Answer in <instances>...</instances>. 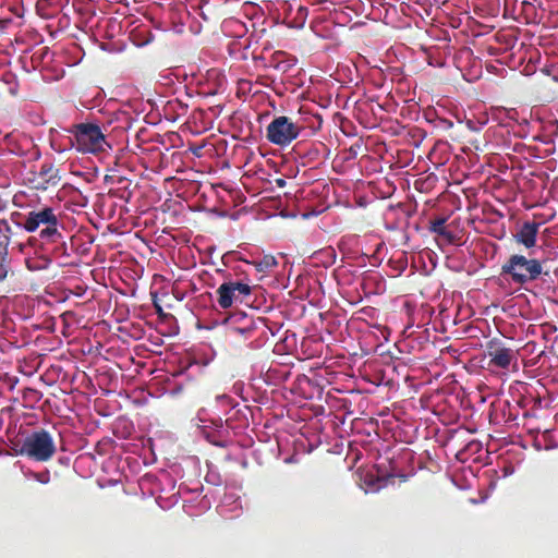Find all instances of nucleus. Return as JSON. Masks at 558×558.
<instances>
[{
	"instance_id": "12",
	"label": "nucleus",
	"mask_w": 558,
	"mask_h": 558,
	"mask_svg": "<svg viewBox=\"0 0 558 558\" xmlns=\"http://www.w3.org/2000/svg\"><path fill=\"white\" fill-rule=\"evenodd\" d=\"M277 183H278L279 186H283L284 185V180L279 179V180H277Z\"/></svg>"
},
{
	"instance_id": "2",
	"label": "nucleus",
	"mask_w": 558,
	"mask_h": 558,
	"mask_svg": "<svg viewBox=\"0 0 558 558\" xmlns=\"http://www.w3.org/2000/svg\"><path fill=\"white\" fill-rule=\"evenodd\" d=\"M502 271L509 275L513 282L525 283L535 280L543 271L539 260L535 258H526L523 255H512L507 264L502 266Z\"/></svg>"
},
{
	"instance_id": "4",
	"label": "nucleus",
	"mask_w": 558,
	"mask_h": 558,
	"mask_svg": "<svg viewBox=\"0 0 558 558\" xmlns=\"http://www.w3.org/2000/svg\"><path fill=\"white\" fill-rule=\"evenodd\" d=\"M302 128L292 122L290 118L280 116L275 118L266 129L267 140L277 146H288L301 133Z\"/></svg>"
},
{
	"instance_id": "1",
	"label": "nucleus",
	"mask_w": 558,
	"mask_h": 558,
	"mask_svg": "<svg viewBox=\"0 0 558 558\" xmlns=\"http://www.w3.org/2000/svg\"><path fill=\"white\" fill-rule=\"evenodd\" d=\"M72 147L82 154H99L109 148V144L99 125L78 123L71 128Z\"/></svg>"
},
{
	"instance_id": "10",
	"label": "nucleus",
	"mask_w": 558,
	"mask_h": 558,
	"mask_svg": "<svg viewBox=\"0 0 558 558\" xmlns=\"http://www.w3.org/2000/svg\"><path fill=\"white\" fill-rule=\"evenodd\" d=\"M27 475L41 484H48L50 482V473L47 470L40 473L28 472Z\"/></svg>"
},
{
	"instance_id": "8",
	"label": "nucleus",
	"mask_w": 558,
	"mask_h": 558,
	"mask_svg": "<svg viewBox=\"0 0 558 558\" xmlns=\"http://www.w3.org/2000/svg\"><path fill=\"white\" fill-rule=\"evenodd\" d=\"M487 355L489 365L501 369H508L512 363L517 362L515 351L509 348L492 345Z\"/></svg>"
},
{
	"instance_id": "3",
	"label": "nucleus",
	"mask_w": 558,
	"mask_h": 558,
	"mask_svg": "<svg viewBox=\"0 0 558 558\" xmlns=\"http://www.w3.org/2000/svg\"><path fill=\"white\" fill-rule=\"evenodd\" d=\"M56 451L54 442L46 430L34 432L27 436L22 445L21 453L36 461L49 460Z\"/></svg>"
},
{
	"instance_id": "7",
	"label": "nucleus",
	"mask_w": 558,
	"mask_h": 558,
	"mask_svg": "<svg viewBox=\"0 0 558 558\" xmlns=\"http://www.w3.org/2000/svg\"><path fill=\"white\" fill-rule=\"evenodd\" d=\"M229 332L231 336L240 337L242 339H250L256 329V322L252 316L244 312H236L231 314L227 319Z\"/></svg>"
},
{
	"instance_id": "14",
	"label": "nucleus",
	"mask_w": 558,
	"mask_h": 558,
	"mask_svg": "<svg viewBox=\"0 0 558 558\" xmlns=\"http://www.w3.org/2000/svg\"><path fill=\"white\" fill-rule=\"evenodd\" d=\"M3 279V276H0V280Z\"/></svg>"
},
{
	"instance_id": "11",
	"label": "nucleus",
	"mask_w": 558,
	"mask_h": 558,
	"mask_svg": "<svg viewBox=\"0 0 558 558\" xmlns=\"http://www.w3.org/2000/svg\"><path fill=\"white\" fill-rule=\"evenodd\" d=\"M430 230L438 234H445V219H438L432 222Z\"/></svg>"
},
{
	"instance_id": "5",
	"label": "nucleus",
	"mask_w": 558,
	"mask_h": 558,
	"mask_svg": "<svg viewBox=\"0 0 558 558\" xmlns=\"http://www.w3.org/2000/svg\"><path fill=\"white\" fill-rule=\"evenodd\" d=\"M252 293V288L247 283L228 281L223 282L216 290L218 305L227 310L233 305L241 296L246 298Z\"/></svg>"
},
{
	"instance_id": "13",
	"label": "nucleus",
	"mask_w": 558,
	"mask_h": 558,
	"mask_svg": "<svg viewBox=\"0 0 558 558\" xmlns=\"http://www.w3.org/2000/svg\"><path fill=\"white\" fill-rule=\"evenodd\" d=\"M217 399L220 400V401H226V400H228V397L227 396H219Z\"/></svg>"
},
{
	"instance_id": "6",
	"label": "nucleus",
	"mask_w": 558,
	"mask_h": 558,
	"mask_svg": "<svg viewBox=\"0 0 558 558\" xmlns=\"http://www.w3.org/2000/svg\"><path fill=\"white\" fill-rule=\"evenodd\" d=\"M57 223L58 219L53 209L47 207L39 211H31L24 221V228L28 232H35L39 226L47 225L48 227L43 231V233L50 234L57 231Z\"/></svg>"
},
{
	"instance_id": "9",
	"label": "nucleus",
	"mask_w": 558,
	"mask_h": 558,
	"mask_svg": "<svg viewBox=\"0 0 558 558\" xmlns=\"http://www.w3.org/2000/svg\"><path fill=\"white\" fill-rule=\"evenodd\" d=\"M541 223L526 221L522 223L517 232L513 234V239L518 244L523 245L525 248H532L536 245L537 234Z\"/></svg>"
}]
</instances>
